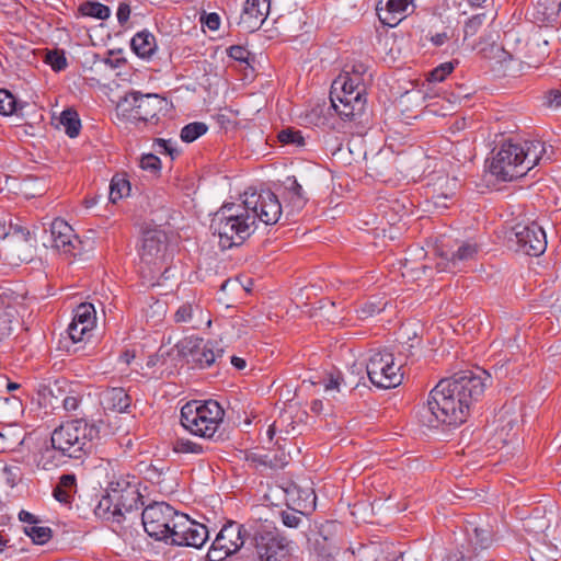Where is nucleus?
Returning <instances> with one entry per match:
<instances>
[{
    "mask_svg": "<svg viewBox=\"0 0 561 561\" xmlns=\"http://www.w3.org/2000/svg\"><path fill=\"white\" fill-rule=\"evenodd\" d=\"M60 124L65 127V133L70 138H75L80 134L81 122L75 110H65L60 115Z\"/></svg>",
    "mask_w": 561,
    "mask_h": 561,
    "instance_id": "c756f323",
    "label": "nucleus"
},
{
    "mask_svg": "<svg viewBox=\"0 0 561 561\" xmlns=\"http://www.w3.org/2000/svg\"><path fill=\"white\" fill-rule=\"evenodd\" d=\"M101 403L104 410L126 413L131 405V398L124 388L113 387L102 392Z\"/></svg>",
    "mask_w": 561,
    "mask_h": 561,
    "instance_id": "4be33fe9",
    "label": "nucleus"
},
{
    "mask_svg": "<svg viewBox=\"0 0 561 561\" xmlns=\"http://www.w3.org/2000/svg\"><path fill=\"white\" fill-rule=\"evenodd\" d=\"M412 0H379L376 5V12L379 21L389 27L397 26Z\"/></svg>",
    "mask_w": 561,
    "mask_h": 561,
    "instance_id": "412c9836",
    "label": "nucleus"
},
{
    "mask_svg": "<svg viewBox=\"0 0 561 561\" xmlns=\"http://www.w3.org/2000/svg\"><path fill=\"white\" fill-rule=\"evenodd\" d=\"M271 0H247L240 14L238 25L245 33L257 31L270 13Z\"/></svg>",
    "mask_w": 561,
    "mask_h": 561,
    "instance_id": "a211bd4d",
    "label": "nucleus"
},
{
    "mask_svg": "<svg viewBox=\"0 0 561 561\" xmlns=\"http://www.w3.org/2000/svg\"><path fill=\"white\" fill-rule=\"evenodd\" d=\"M123 102L129 104V116L138 128L140 124H144V126H158L161 117L165 116L172 106L171 102L159 94H142L139 91L126 93Z\"/></svg>",
    "mask_w": 561,
    "mask_h": 561,
    "instance_id": "6e6552de",
    "label": "nucleus"
},
{
    "mask_svg": "<svg viewBox=\"0 0 561 561\" xmlns=\"http://www.w3.org/2000/svg\"><path fill=\"white\" fill-rule=\"evenodd\" d=\"M172 450L175 454H192L198 456L205 454L207 447L188 438L179 437L173 442Z\"/></svg>",
    "mask_w": 561,
    "mask_h": 561,
    "instance_id": "f704fd0d",
    "label": "nucleus"
},
{
    "mask_svg": "<svg viewBox=\"0 0 561 561\" xmlns=\"http://www.w3.org/2000/svg\"><path fill=\"white\" fill-rule=\"evenodd\" d=\"M537 12L542 15L543 21H554L561 11V0H537Z\"/></svg>",
    "mask_w": 561,
    "mask_h": 561,
    "instance_id": "473e14b6",
    "label": "nucleus"
},
{
    "mask_svg": "<svg viewBox=\"0 0 561 561\" xmlns=\"http://www.w3.org/2000/svg\"><path fill=\"white\" fill-rule=\"evenodd\" d=\"M330 101L335 113L345 122L363 125L367 118L366 88L358 76L343 71L333 80Z\"/></svg>",
    "mask_w": 561,
    "mask_h": 561,
    "instance_id": "39448f33",
    "label": "nucleus"
},
{
    "mask_svg": "<svg viewBox=\"0 0 561 561\" xmlns=\"http://www.w3.org/2000/svg\"><path fill=\"white\" fill-rule=\"evenodd\" d=\"M478 253V245L476 243L471 242H463L457 251L453 252L447 260L453 262L454 264L456 262H465L472 260L476 254Z\"/></svg>",
    "mask_w": 561,
    "mask_h": 561,
    "instance_id": "4c0bfd02",
    "label": "nucleus"
},
{
    "mask_svg": "<svg viewBox=\"0 0 561 561\" xmlns=\"http://www.w3.org/2000/svg\"><path fill=\"white\" fill-rule=\"evenodd\" d=\"M27 102L19 100L7 89H0V115L24 117V110L28 107Z\"/></svg>",
    "mask_w": 561,
    "mask_h": 561,
    "instance_id": "5701e85b",
    "label": "nucleus"
},
{
    "mask_svg": "<svg viewBox=\"0 0 561 561\" xmlns=\"http://www.w3.org/2000/svg\"><path fill=\"white\" fill-rule=\"evenodd\" d=\"M310 409L313 413L319 414L323 409V403L321 400L316 399L311 402Z\"/></svg>",
    "mask_w": 561,
    "mask_h": 561,
    "instance_id": "69168bd1",
    "label": "nucleus"
},
{
    "mask_svg": "<svg viewBox=\"0 0 561 561\" xmlns=\"http://www.w3.org/2000/svg\"><path fill=\"white\" fill-rule=\"evenodd\" d=\"M443 561H471V559L467 558L461 551L456 550L447 553Z\"/></svg>",
    "mask_w": 561,
    "mask_h": 561,
    "instance_id": "13d9d810",
    "label": "nucleus"
},
{
    "mask_svg": "<svg viewBox=\"0 0 561 561\" xmlns=\"http://www.w3.org/2000/svg\"><path fill=\"white\" fill-rule=\"evenodd\" d=\"M401 366L394 363V355L388 350L373 352L366 364L370 382L381 389H390L402 381Z\"/></svg>",
    "mask_w": 561,
    "mask_h": 561,
    "instance_id": "9b49d317",
    "label": "nucleus"
},
{
    "mask_svg": "<svg viewBox=\"0 0 561 561\" xmlns=\"http://www.w3.org/2000/svg\"><path fill=\"white\" fill-rule=\"evenodd\" d=\"M82 401V396L69 393L62 399V407L67 412L77 411Z\"/></svg>",
    "mask_w": 561,
    "mask_h": 561,
    "instance_id": "8fccbe9b",
    "label": "nucleus"
},
{
    "mask_svg": "<svg viewBox=\"0 0 561 561\" xmlns=\"http://www.w3.org/2000/svg\"><path fill=\"white\" fill-rule=\"evenodd\" d=\"M164 360L165 359H164L163 355L153 354L148 357L146 365H147V367L152 368V367L159 365L160 363L163 364Z\"/></svg>",
    "mask_w": 561,
    "mask_h": 561,
    "instance_id": "052dcab7",
    "label": "nucleus"
},
{
    "mask_svg": "<svg viewBox=\"0 0 561 561\" xmlns=\"http://www.w3.org/2000/svg\"><path fill=\"white\" fill-rule=\"evenodd\" d=\"M99 434V426L83 417L61 423L53 431L49 442L39 449L37 466L51 470L68 463L70 459H83L91 453L92 442Z\"/></svg>",
    "mask_w": 561,
    "mask_h": 561,
    "instance_id": "f03ea898",
    "label": "nucleus"
},
{
    "mask_svg": "<svg viewBox=\"0 0 561 561\" xmlns=\"http://www.w3.org/2000/svg\"><path fill=\"white\" fill-rule=\"evenodd\" d=\"M470 540L476 549H488L492 546L494 541V533L492 528L489 526H477L473 528V536L471 537Z\"/></svg>",
    "mask_w": 561,
    "mask_h": 561,
    "instance_id": "7c9ffc66",
    "label": "nucleus"
},
{
    "mask_svg": "<svg viewBox=\"0 0 561 561\" xmlns=\"http://www.w3.org/2000/svg\"><path fill=\"white\" fill-rule=\"evenodd\" d=\"M18 517L20 522L28 524L27 526L37 525L42 522L38 516L25 510H21Z\"/></svg>",
    "mask_w": 561,
    "mask_h": 561,
    "instance_id": "6e6d98bb",
    "label": "nucleus"
},
{
    "mask_svg": "<svg viewBox=\"0 0 561 561\" xmlns=\"http://www.w3.org/2000/svg\"><path fill=\"white\" fill-rule=\"evenodd\" d=\"M125 60L122 59V58H117L115 60L111 59V58H106L104 60L105 64L110 65L111 68H117L119 67Z\"/></svg>",
    "mask_w": 561,
    "mask_h": 561,
    "instance_id": "338daca9",
    "label": "nucleus"
},
{
    "mask_svg": "<svg viewBox=\"0 0 561 561\" xmlns=\"http://www.w3.org/2000/svg\"><path fill=\"white\" fill-rule=\"evenodd\" d=\"M300 511L293 508L290 512L283 511L280 513L282 522L285 526L289 528H297L301 522Z\"/></svg>",
    "mask_w": 561,
    "mask_h": 561,
    "instance_id": "de8ad7c7",
    "label": "nucleus"
},
{
    "mask_svg": "<svg viewBox=\"0 0 561 561\" xmlns=\"http://www.w3.org/2000/svg\"><path fill=\"white\" fill-rule=\"evenodd\" d=\"M15 313V309L10 306L0 308V342L12 334Z\"/></svg>",
    "mask_w": 561,
    "mask_h": 561,
    "instance_id": "c9c22d12",
    "label": "nucleus"
},
{
    "mask_svg": "<svg viewBox=\"0 0 561 561\" xmlns=\"http://www.w3.org/2000/svg\"><path fill=\"white\" fill-rule=\"evenodd\" d=\"M130 193V183L129 181L119 174H115L110 184V195L108 198L113 204H116L123 197L128 196Z\"/></svg>",
    "mask_w": 561,
    "mask_h": 561,
    "instance_id": "cd10ccee",
    "label": "nucleus"
},
{
    "mask_svg": "<svg viewBox=\"0 0 561 561\" xmlns=\"http://www.w3.org/2000/svg\"><path fill=\"white\" fill-rule=\"evenodd\" d=\"M23 531L27 537H30L33 543L39 546L47 543L53 537L51 528L46 526H38V524L24 526Z\"/></svg>",
    "mask_w": 561,
    "mask_h": 561,
    "instance_id": "72a5a7b5",
    "label": "nucleus"
},
{
    "mask_svg": "<svg viewBox=\"0 0 561 561\" xmlns=\"http://www.w3.org/2000/svg\"><path fill=\"white\" fill-rule=\"evenodd\" d=\"M210 230L218 236L221 250L242 245L255 231L253 215L245 208V201L224 203L213 215Z\"/></svg>",
    "mask_w": 561,
    "mask_h": 561,
    "instance_id": "20e7f679",
    "label": "nucleus"
},
{
    "mask_svg": "<svg viewBox=\"0 0 561 561\" xmlns=\"http://www.w3.org/2000/svg\"><path fill=\"white\" fill-rule=\"evenodd\" d=\"M382 310L378 305L374 302L364 304L360 309L357 311L362 319L373 317L375 313H379Z\"/></svg>",
    "mask_w": 561,
    "mask_h": 561,
    "instance_id": "603ef678",
    "label": "nucleus"
},
{
    "mask_svg": "<svg viewBox=\"0 0 561 561\" xmlns=\"http://www.w3.org/2000/svg\"><path fill=\"white\" fill-rule=\"evenodd\" d=\"M251 460L253 462H257L259 465L270 467V468H278V467L283 468L287 463L284 455L279 459H277L276 457H275V459H272L270 457V455H267V454L266 455H253L251 457Z\"/></svg>",
    "mask_w": 561,
    "mask_h": 561,
    "instance_id": "49530a36",
    "label": "nucleus"
},
{
    "mask_svg": "<svg viewBox=\"0 0 561 561\" xmlns=\"http://www.w3.org/2000/svg\"><path fill=\"white\" fill-rule=\"evenodd\" d=\"M91 331L92 330L83 328L82 325L71 321V323L68 325L67 334L71 343L75 345L88 340L91 336Z\"/></svg>",
    "mask_w": 561,
    "mask_h": 561,
    "instance_id": "79ce46f5",
    "label": "nucleus"
},
{
    "mask_svg": "<svg viewBox=\"0 0 561 561\" xmlns=\"http://www.w3.org/2000/svg\"><path fill=\"white\" fill-rule=\"evenodd\" d=\"M178 520V523L172 524L174 529L168 545L201 549L208 539L209 533L207 527L191 519L184 513H182Z\"/></svg>",
    "mask_w": 561,
    "mask_h": 561,
    "instance_id": "2eb2a0df",
    "label": "nucleus"
},
{
    "mask_svg": "<svg viewBox=\"0 0 561 561\" xmlns=\"http://www.w3.org/2000/svg\"><path fill=\"white\" fill-rule=\"evenodd\" d=\"M179 346L186 362L201 369L210 367L224 356V350L217 342L204 341L199 337H185Z\"/></svg>",
    "mask_w": 561,
    "mask_h": 561,
    "instance_id": "ddd939ff",
    "label": "nucleus"
},
{
    "mask_svg": "<svg viewBox=\"0 0 561 561\" xmlns=\"http://www.w3.org/2000/svg\"><path fill=\"white\" fill-rule=\"evenodd\" d=\"M276 434V422H274L273 424H271L267 428V432H266V435L268 437L270 440H273L274 436Z\"/></svg>",
    "mask_w": 561,
    "mask_h": 561,
    "instance_id": "774afa93",
    "label": "nucleus"
},
{
    "mask_svg": "<svg viewBox=\"0 0 561 561\" xmlns=\"http://www.w3.org/2000/svg\"><path fill=\"white\" fill-rule=\"evenodd\" d=\"M49 244L66 255L76 256L80 253L81 240L73 228L64 219L55 218L49 225Z\"/></svg>",
    "mask_w": 561,
    "mask_h": 561,
    "instance_id": "f3484780",
    "label": "nucleus"
},
{
    "mask_svg": "<svg viewBox=\"0 0 561 561\" xmlns=\"http://www.w3.org/2000/svg\"><path fill=\"white\" fill-rule=\"evenodd\" d=\"M513 233L518 251L529 256H539L546 251V233L537 222H518L513 227Z\"/></svg>",
    "mask_w": 561,
    "mask_h": 561,
    "instance_id": "dca6fc26",
    "label": "nucleus"
},
{
    "mask_svg": "<svg viewBox=\"0 0 561 561\" xmlns=\"http://www.w3.org/2000/svg\"><path fill=\"white\" fill-rule=\"evenodd\" d=\"M116 15L119 25H125L130 16V5L127 2H119Z\"/></svg>",
    "mask_w": 561,
    "mask_h": 561,
    "instance_id": "864d4df0",
    "label": "nucleus"
},
{
    "mask_svg": "<svg viewBox=\"0 0 561 561\" xmlns=\"http://www.w3.org/2000/svg\"><path fill=\"white\" fill-rule=\"evenodd\" d=\"M489 379V373L479 369V373L465 370L439 380L419 411L420 423L428 428L463 424L472 405L483 396Z\"/></svg>",
    "mask_w": 561,
    "mask_h": 561,
    "instance_id": "f257e3e1",
    "label": "nucleus"
},
{
    "mask_svg": "<svg viewBox=\"0 0 561 561\" xmlns=\"http://www.w3.org/2000/svg\"><path fill=\"white\" fill-rule=\"evenodd\" d=\"M130 47L138 57L150 58L157 48L156 37L147 30L140 31L133 36Z\"/></svg>",
    "mask_w": 561,
    "mask_h": 561,
    "instance_id": "b1692460",
    "label": "nucleus"
},
{
    "mask_svg": "<svg viewBox=\"0 0 561 561\" xmlns=\"http://www.w3.org/2000/svg\"><path fill=\"white\" fill-rule=\"evenodd\" d=\"M230 554L231 553H229L228 551H226L221 547H218L216 545V541L214 540L211 546H210V548H209V550H208L207 560L208 561H222V560H225Z\"/></svg>",
    "mask_w": 561,
    "mask_h": 561,
    "instance_id": "3c124183",
    "label": "nucleus"
},
{
    "mask_svg": "<svg viewBox=\"0 0 561 561\" xmlns=\"http://www.w3.org/2000/svg\"><path fill=\"white\" fill-rule=\"evenodd\" d=\"M430 41L434 46L439 47L448 41V35L445 32L436 33L435 35L431 36Z\"/></svg>",
    "mask_w": 561,
    "mask_h": 561,
    "instance_id": "bf43d9fd",
    "label": "nucleus"
},
{
    "mask_svg": "<svg viewBox=\"0 0 561 561\" xmlns=\"http://www.w3.org/2000/svg\"><path fill=\"white\" fill-rule=\"evenodd\" d=\"M195 312L202 313L199 305L192 302L182 304L174 313V321L176 323H192V328H198V323L193 322Z\"/></svg>",
    "mask_w": 561,
    "mask_h": 561,
    "instance_id": "2f4dec72",
    "label": "nucleus"
},
{
    "mask_svg": "<svg viewBox=\"0 0 561 561\" xmlns=\"http://www.w3.org/2000/svg\"><path fill=\"white\" fill-rule=\"evenodd\" d=\"M181 515L165 502H153L142 510L141 522L148 536L168 543L174 529L172 524L178 523Z\"/></svg>",
    "mask_w": 561,
    "mask_h": 561,
    "instance_id": "9d476101",
    "label": "nucleus"
},
{
    "mask_svg": "<svg viewBox=\"0 0 561 561\" xmlns=\"http://www.w3.org/2000/svg\"><path fill=\"white\" fill-rule=\"evenodd\" d=\"M545 152V144L540 140L514 141L508 139L496 151L493 150L489 172L497 181H515L535 168Z\"/></svg>",
    "mask_w": 561,
    "mask_h": 561,
    "instance_id": "7ed1b4c3",
    "label": "nucleus"
},
{
    "mask_svg": "<svg viewBox=\"0 0 561 561\" xmlns=\"http://www.w3.org/2000/svg\"><path fill=\"white\" fill-rule=\"evenodd\" d=\"M45 62L48 64L54 71H61L67 68V58L64 50L54 49L46 54Z\"/></svg>",
    "mask_w": 561,
    "mask_h": 561,
    "instance_id": "ea45409f",
    "label": "nucleus"
},
{
    "mask_svg": "<svg viewBox=\"0 0 561 561\" xmlns=\"http://www.w3.org/2000/svg\"><path fill=\"white\" fill-rule=\"evenodd\" d=\"M165 237L159 231H147L142 236L139 250L138 273L141 278L153 284L164 266Z\"/></svg>",
    "mask_w": 561,
    "mask_h": 561,
    "instance_id": "1a4fd4ad",
    "label": "nucleus"
},
{
    "mask_svg": "<svg viewBox=\"0 0 561 561\" xmlns=\"http://www.w3.org/2000/svg\"><path fill=\"white\" fill-rule=\"evenodd\" d=\"M249 540L259 561H285L289 556V541L272 524L251 526Z\"/></svg>",
    "mask_w": 561,
    "mask_h": 561,
    "instance_id": "0eeeda50",
    "label": "nucleus"
},
{
    "mask_svg": "<svg viewBox=\"0 0 561 561\" xmlns=\"http://www.w3.org/2000/svg\"><path fill=\"white\" fill-rule=\"evenodd\" d=\"M224 417L225 410L216 400H191L181 408L180 422L192 435L214 439Z\"/></svg>",
    "mask_w": 561,
    "mask_h": 561,
    "instance_id": "423d86ee",
    "label": "nucleus"
},
{
    "mask_svg": "<svg viewBox=\"0 0 561 561\" xmlns=\"http://www.w3.org/2000/svg\"><path fill=\"white\" fill-rule=\"evenodd\" d=\"M485 20V14H476L468 19L463 26L465 38L477 35Z\"/></svg>",
    "mask_w": 561,
    "mask_h": 561,
    "instance_id": "37998d69",
    "label": "nucleus"
},
{
    "mask_svg": "<svg viewBox=\"0 0 561 561\" xmlns=\"http://www.w3.org/2000/svg\"><path fill=\"white\" fill-rule=\"evenodd\" d=\"M340 377H333L331 376L329 381L325 383V389L327 390H330V389H337L339 386H340Z\"/></svg>",
    "mask_w": 561,
    "mask_h": 561,
    "instance_id": "0e129e2a",
    "label": "nucleus"
},
{
    "mask_svg": "<svg viewBox=\"0 0 561 561\" xmlns=\"http://www.w3.org/2000/svg\"><path fill=\"white\" fill-rule=\"evenodd\" d=\"M116 500L112 497V492L108 488H106L105 495L99 501V504L94 508V513L96 516L103 519H113L116 522H121L118 517L124 516L121 508L116 507Z\"/></svg>",
    "mask_w": 561,
    "mask_h": 561,
    "instance_id": "a878e982",
    "label": "nucleus"
},
{
    "mask_svg": "<svg viewBox=\"0 0 561 561\" xmlns=\"http://www.w3.org/2000/svg\"><path fill=\"white\" fill-rule=\"evenodd\" d=\"M366 71H367V67L364 64L359 62V64L353 65L352 71H348V72L351 73L352 77L358 76L360 79H363V76L365 75Z\"/></svg>",
    "mask_w": 561,
    "mask_h": 561,
    "instance_id": "680f3d73",
    "label": "nucleus"
},
{
    "mask_svg": "<svg viewBox=\"0 0 561 561\" xmlns=\"http://www.w3.org/2000/svg\"><path fill=\"white\" fill-rule=\"evenodd\" d=\"M95 321V310L91 304H81L75 309L72 322L92 330Z\"/></svg>",
    "mask_w": 561,
    "mask_h": 561,
    "instance_id": "c85d7f7f",
    "label": "nucleus"
},
{
    "mask_svg": "<svg viewBox=\"0 0 561 561\" xmlns=\"http://www.w3.org/2000/svg\"><path fill=\"white\" fill-rule=\"evenodd\" d=\"M138 485V478L129 473L114 476L108 482L107 488L112 492V497L117 502L116 507H119L123 514L144 506V497Z\"/></svg>",
    "mask_w": 561,
    "mask_h": 561,
    "instance_id": "4468645a",
    "label": "nucleus"
},
{
    "mask_svg": "<svg viewBox=\"0 0 561 561\" xmlns=\"http://www.w3.org/2000/svg\"><path fill=\"white\" fill-rule=\"evenodd\" d=\"M457 64H458V61H456V62L448 61V62H443V64L438 65L428 73L427 80L430 82L444 81L445 78L454 71L455 65H457Z\"/></svg>",
    "mask_w": 561,
    "mask_h": 561,
    "instance_id": "a19ab883",
    "label": "nucleus"
},
{
    "mask_svg": "<svg viewBox=\"0 0 561 561\" xmlns=\"http://www.w3.org/2000/svg\"><path fill=\"white\" fill-rule=\"evenodd\" d=\"M280 196L287 219L299 214L308 202L306 192L294 175L287 176L283 182Z\"/></svg>",
    "mask_w": 561,
    "mask_h": 561,
    "instance_id": "6ab92c4d",
    "label": "nucleus"
},
{
    "mask_svg": "<svg viewBox=\"0 0 561 561\" xmlns=\"http://www.w3.org/2000/svg\"><path fill=\"white\" fill-rule=\"evenodd\" d=\"M208 130V126L203 122H193L185 125L181 129L180 137L184 142H193L201 136L205 135Z\"/></svg>",
    "mask_w": 561,
    "mask_h": 561,
    "instance_id": "e433bc0d",
    "label": "nucleus"
},
{
    "mask_svg": "<svg viewBox=\"0 0 561 561\" xmlns=\"http://www.w3.org/2000/svg\"><path fill=\"white\" fill-rule=\"evenodd\" d=\"M228 56L239 62L250 66V61L254 60V56L243 46L233 45L228 48Z\"/></svg>",
    "mask_w": 561,
    "mask_h": 561,
    "instance_id": "c03bdc74",
    "label": "nucleus"
},
{
    "mask_svg": "<svg viewBox=\"0 0 561 561\" xmlns=\"http://www.w3.org/2000/svg\"><path fill=\"white\" fill-rule=\"evenodd\" d=\"M277 139L283 145H293L296 147H304L306 145L302 133L294 128L282 129L277 135Z\"/></svg>",
    "mask_w": 561,
    "mask_h": 561,
    "instance_id": "58836bf2",
    "label": "nucleus"
},
{
    "mask_svg": "<svg viewBox=\"0 0 561 561\" xmlns=\"http://www.w3.org/2000/svg\"><path fill=\"white\" fill-rule=\"evenodd\" d=\"M77 479L72 473L62 474L59 478L57 485L53 490L54 497L64 504L71 503L73 494L76 493Z\"/></svg>",
    "mask_w": 561,
    "mask_h": 561,
    "instance_id": "393cba45",
    "label": "nucleus"
},
{
    "mask_svg": "<svg viewBox=\"0 0 561 561\" xmlns=\"http://www.w3.org/2000/svg\"><path fill=\"white\" fill-rule=\"evenodd\" d=\"M249 533L251 527L247 528L237 522H229L217 534L215 541L218 547L232 554L249 540Z\"/></svg>",
    "mask_w": 561,
    "mask_h": 561,
    "instance_id": "aec40b11",
    "label": "nucleus"
},
{
    "mask_svg": "<svg viewBox=\"0 0 561 561\" xmlns=\"http://www.w3.org/2000/svg\"><path fill=\"white\" fill-rule=\"evenodd\" d=\"M153 146L157 147L159 153L169 154L172 160L179 156V151L172 147L171 140L157 138L154 139Z\"/></svg>",
    "mask_w": 561,
    "mask_h": 561,
    "instance_id": "09e8293b",
    "label": "nucleus"
},
{
    "mask_svg": "<svg viewBox=\"0 0 561 561\" xmlns=\"http://www.w3.org/2000/svg\"><path fill=\"white\" fill-rule=\"evenodd\" d=\"M140 168L157 174L161 170V161L159 157L153 153L142 154L140 159Z\"/></svg>",
    "mask_w": 561,
    "mask_h": 561,
    "instance_id": "a18cd8bd",
    "label": "nucleus"
},
{
    "mask_svg": "<svg viewBox=\"0 0 561 561\" xmlns=\"http://www.w3.org/2000/svg\"><path fill=\"white\" fill-rule=\"evenodd\" d=\"M545 104L548 106H560L561 105V91L560 90H550L545 95Z\"/></svg>",
    "mask_w": 561,
    "mask_h": 561,
    "instance_id": "5fc2aeb1",
    "label": "nucleus"
},
{
    "mask_svg": "<svg viewBox=\"0 0 561 561\" xmlns=\"http://www.w3.org/2000/svg\"><path fill=\"white\" fill-rule=\"evenodd\" d=\"M245 208H249L250 215H253V221L256 219L265 225H275L280 219L283 206L276 195L271 190L260 192H244Z\"/></svg>",
    "mask_w": 561,
    "mask_h": 561,
    "instance_id": "f8f14e48",
    "label": "nucleus"
},
{
    "mask_svg": "<svg viewBox=\"0 0 561 561\" xmlns=\"http://www.w3.org/2000/svg\"><path fill=\"white\" fill-rule=\"evenodd\" d=\"M78 12L83 16H89L98 20H106L111 15V9L98 1H84L79 8Z\"/></svg>",
    "mask_w": 561,
    "mask_h": 561,
    "instance_id": "bb28decb",
    "label": "nucleus"
},
{
    "mask_svg": "<svg viewBox=\"0 0 561 561\" xmlns=\"http://www.w3.org/2000/svg\"><path fill=\"white\" fill-rule=\"evenodd\" d=\"M206 26L211 31H217L220 26V18L217 13L213 12L205 18Z\"/></svg>",
    "mask_w": 561,
    "mask_h": 561,
    "instance_id": "4d7b16f0",
    "label": "nucleus"
},
{
    "mask_svg": "<svg viewBox=\"0 0 561 561\" xmlns=\"http://www.w3.org/2000/svg\"><path fill=\"white\" fill-rule=\"evenodd\" d=\"M231 364L239 370L243 369L247 366V363L243 358L238 357L236 355L230 358Z\"/></svg>",
    "mask_w": 561,
    "mask_h": 561,
    "instance_id": "e2e57ef3",
    "label": "nucleus"
}]
</instances>
